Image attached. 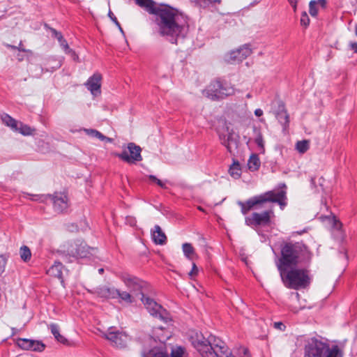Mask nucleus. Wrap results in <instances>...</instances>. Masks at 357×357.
I'll return each instance as SVG.
<instances>
[{
    "mask_svg": "<svg viewBox=\"0 0 357 357\" xmlns=\"http://www.w3.org/2000/svg\"><path fill=\"white\" fill-rule=\"evenodd\" d=\"M229 173L231 177L236 179L241 176V169L238 161H234L233 164L229 167Z\"/></svg>",
    "mask_w": 357,
    "mask_h": 357,
    "instance_id": "bb28decb",
    "label": "nucleus"
},
{
    "mask_svg": "<svg viewBox=\"0 0 357 357\" xmlns=\"http://www.w3.org/2000/svg\"><path fill=\"white\" fill-rule=\"evenodd\" d=\"M349 46L351 50H352L354 52H357V43H351Z\"/></svg>",
    "mask_w": 357,
    "mask_h": 357,
    "instance_id": "603ef678",
    "label": "nucleus"
},
{
    "mask_svg": "<svg viewBox=\"0 0 357 357\" xmlns=\"http://www.w3.org/2000/svg\"><path fill=\"white\" fill-rule=\"evenodd\" d=\"M142 357H169L167 353L163 351L162 349L153 347V349L146 351L144 348L142 352Z\"/></svg>",
    "mask_w": 357,
    "mask_h": 357,
    "instance_id": "412c9836",
    "label": "nucleus"
},
{
    "mask_svg": "<svg viewBox=\"0 0 357 357\" xmlns=\"http://www.w3.org/2000/svg\"><path fill=\"white\" fill-rule=\"evenodd\" d=\"M148 177L152 183H155L156 185H158V186L163 189L167 188L166 183L167 182V181H161L154 175H149Z\"/></svg>",
    "mask_w": 357,
    "mask_h": 357,
    "instance_id": "f704fd0d",
    "label": "nucleus"
},
{
    "mask_svg": "<svg viewBox=\"0 0 357 357\" xmlns=\"http://www.w3.org/2000/svg\"><path fill=\"white\" fill-rule=\"evenodd\" d=\"M312 253L302 243H285L281 248V257L278 264V270L298 266L310 263Z\"/></svg>",
    "mask_w": 357,
    "mask_h": 357,
    "instance_id": "f03ea898",
    "label": "nucleus"
},
{
    "mask_svg": "<svg viewBox=\"0 0 357 357\" xmlns=\"http://www.w3.org/2000/svg\"><path fill=\"white\" fill-rule=\"evenodd\" d=\"M148 177L152 183H155L156 185H158V186L163 189L167 188L166 183L167 182V181H161L154 175H149Z\"/></svg>",
    "mask_w": 357,
    "mask_h": 357,
    "instance_id": "72a5a7b5",
    "label": "nucleus"
},
{
    "mask_svg": "<svg viewBox=\"0 0 357 357\" xmlns=\"http://www.w3.org/2000/svg\"><path fill=\"white\" fill-rule=\"evenodd\" d=\"M121 280L123 282L127 289L137 297H142L147 288V283L145 281L132 275L124 273L119 275Z\"/></svg>",
    "mask_w": 357,
    "mask_h": 357,
    "instance_id": "0eeeda50",
    "label": "nucleus"
},
{
    "mask_svg": "<svg viewBox=\"0 0 357 357\" xmlns=\"http://www.w3.org/2000/svg\"><path fill=\"white\" fill-rule=\"evenodd\" d=\"M310 148V142L308 140L298 141L296 144V149L300 153H305Z\"/></svg>",
    "mask_w": 357,
    "mask_h": 357,
    "instance_id": "c85d7f7f",
    "label": "nucleus"
},
{
    "mask_svg": "<svg viewBox=\"0 0 357 357\" xmlns=\"http://www.w3.org/2000/svg\"><path fill=\"white\" fill-rule=\"evenodd\" d=\"M153 241L157 245H164L167 242V236L159 225H155L151 230Z\"/></svg>",
    "mask_w": 357,
    "mask_h": 357,
    "instance_id": "a211bd4d",
    "label": "nucleus"
},
{
    "mask_svg": "<svg viewBox=\"0 0 357 357\" xmlns=\"http://www.w3.org/2000/svg\"><path fill=\"white\" fill-rule=\"evenodd\" d=\"M252 54V49L250 45L245 44L236 50L231 51L225 56V61L227 63H233L241 62Z\"/></svg>",
    "mask_w": 357,
    "mask_h": 357,
    "instance_id": "f8f14e48",
    "label": "nucleus"
},
{
    "mask_svg": "<svg viewBox=\"0 0 357 357\" xmlns=\"http://www.w3.org/2000/svg\"><path fill=\"white\" fill-rule=\"evenodd\" d=\"M104 272V269L102 268L98 269V273L102 274Z\"/></svg>",
    "mask_w": 357,
    "mask_h": 357,
    "instance_id": "bf43d9fd",
    "label": "nucleus"
},
{
    "mask_svg": "<svg viewBox=\"0 0 357 357\" xmlns=\"http://www.w3.org/2000/svg\"><path fill=\"white\" fill-rule=\"evenodd\" d=\"M154 15L159 33L172 43H176L179 37H185L188 31L187 20L177 10L167 5H160Z\"/></svg>",
    "mask_w": 357,
    "mask_h": 357,
    "instance_id": "f257e3e1",
    "label": "nucleus"
},
{
    "mask_svg": "<svg viewBox=\"0 0 357 357\" xmlns=\"http://www.w3.org/2000/svg\"><path fill=\"white\" fill-rule=\"evenodd\" d=\"M234 89L227 84H222L220 81H215L211 83L203 93L213 100L223 99L234 93Z\"/></svg>",
    "mask_w": 357,
    "mask_h": 357,
    "instance_id": "423d86ee",
    "label": "nucleus"
},
{
    "mask_svg": "<svg viewBox=\"0 0 357 357\" xmlns=\"http://www.w3.org/2000/svg\"><path fill=\"white\" fill-rule=\"evenodd\" d=\"M102 76L100 73H94L89 78L85 85L93 96L100 93Z\"/></svg>",
    "mask_w": 357,
    "mask_h": 357,
    "instance_id": "dca6fc26",
    "label": "nucleus"
},
{
    "mask_svg": "<svg viewBox=\"0 0 357 357\" xmlns=\"http://www.w3.org/2000/svg\"><path fill=\"white\" fill-rule=\"evenodd\" d=\"M59 43L65 53L70 49L67 41L63 38L59 40Z\"/></svg>",
    "mask_w": 357,
    "mask_h": 357,
    "instance_id": "a19ab883",
    "label": "nucleus"
},
{
    "mask_svg": "<svg viewBox=\"0 0 357 357\" xmlns=\"http://www.w3.org/2000/svg\"><path fill=\"white\" fill-rule=\"evenodd\" d=\"M220 139L230 153H233L238 146L239 137L234 132H228L226 135H220Z\"/></svg>",
    "mask_w": 357,
    "mask_h": 357,
    "instance_id": "2eb2a0df",
    "label": "nucleus"
},
{
    "mask_svg": "<svg viewBox=\"0 0 357 357\" xmlns=\"http://www.w3.org/2000/svg\"><path fill=\"white\" fill-rule=\"evenodd\" d=\"M135 3L150 14H155L159 6L153 0H135Z\"/></svg>",
    "mask_w": 357,
    "mask_h": 357,
    "instance_id": "aec40b11",
    "label": "nucleus"
},
{
    "mask_svg": "<svg viewBox=\"0 0 357 357\" xmlns=\"http://www.w3.org/2000/svg\"><path fill=\"white\" fill-rule=\"evenodd\" d=\"M182 250L185 257L189 260H193L196 257L195 251L192 244L185 243L182 245Z\"/></svg>",
    "mask_w": 357,
    "mask_h": 357,
    "instance_id": "b1692460",
    "label": "nucleus"
},
{
    "mask_svg": "<svg viewBox=\"0 0 357 357\" xmlns=\"http://www.w3.org/2000/svg\"><path fill=\"white\" fill-rule=\"evenodd\" d=\"M198 273V268L197 267L195 263L192 264V268L191 271L189 273V275L190 278H194Z\"/></svg>",
    "mask_w": 357,
    "mask_h": 357,
    "instance_id": "de8ad7c7",
    "label": "nucleus"
},
{
    "mask_svg": "<svg viewBox=\"0 0 357 357\" xmlns=\"http://www.w3.org/2000/svg\"><path fill=\"white\" fill-rule=\"evenodd\" d=\"M273 327L275 329H278L280 331H284L285 330V326L284 324L281 321L274 322L273 323Z\"/></svg>",
    "mask_w": 357,
    "mask_h": 357,
    "instance_id": "c03bdc74",
    "label": "nucleus"
},
{
    "mask_svg": "<svg viewBox=\"0 0 357 357\" xmlns=\"http://www.w3.org/2000/svg\"><path fill=\"white\" fill-rule=\"evenodd\" d=\"M103 141H105L107 142H109V143H112L113 142L114 139L112 138H110V137H107L106 136H105V139Z\"/></svg>",
    "mask_w": 357,
    "mask_h": 357,
    "instance_id": "6e6d98bb",
    "label": "nucleus"
},
{
    "mask_svg": "<svg viewBox=\"0 0 357 357\" xmlns=\"http://www.w3.org/2000/svg\"><path fill=\"white\" fill-rule=\"evenodd\" d=\"M191 1L195 2L201 6L203 0H190Z\"/></svg>",
    "mask_w": 357,
    "mask_h": 357,
    "instance_id": "13d9d810",
    "label": "nucleus"
},
{
    "mask_svg": "<svg viewBox=\"0 0 357 357\" xmlns=\"http://www.w3.org/2000/svg\"><path fill=\"white\" fill-rule=\"evenodd\" d=\"M12 331H13V335H14V334H15L17 333V330L16 328H13Z\"/></svg>",
    "mask_w": 357,
    "mask_h": 357,
    "instance_id": "052dcab7",
    "label": "nucleus"
},
{
    "mask_svg": "<svg viewBox=\"0 0 357 357\" xmlns=\"http://www.w3.org/2000/svg\"><path fill=\"white\" fill-rule=\"evenodd\" d=\"M6 264V259L3 255H0V275L4 271Z\"/></svg>",
    "mask_w": 357,
    "mask_h": 357,
    "instance_id": "37998d69",
    "label": "nucleus"
},
{
    "mask_svg": "<svg viewBox=\"0 0 357 357\" xmlns=\"http://www.w3.org/2000/svg\"><path fill=\"white\" fill-rule=\"evenodd\" d=\"M96 294L100 298L107 299L116 298L118 289L114 287L102 286L96 289Z\"/></svg>",
    "mask_w": 357,
    "mask_h": 357,
    "instance_id": "f3484780",
    "label": "nucleus"
},
{
    "mask_svg": "<svg viewBox=\"0 0 357 357\" xmlns=\"http://www.w3.org/2000/svg\"><path fill=\"white\" fill-rule=\"evenodd\" d=\"M142 303L148 312L155 318L167 323L171 321L169 312L163 308L160 304L156 303L153 299L145 297L144 294L140 297Z\"/></svg>",
    "mask_w": 357,
    "mask_h": 357,
    "instance_id": "6e6552de",
    "label": "nucleus"
},
{
    "mask_svg": "<svg viewBox=\"0 0 357 357\" xmlns=\"http://www.w3.org/2000/svg\"><path fill=\"white\" fill-rule=\"evenodd\" d=\"M274 217V212L272 208L267 209L261 213L254 212L251 215L245 218L246 225L257 227L259 226H268Z\"/></svg>",
    "mask_w": 357,
    "mask_h": 357,
    "instance_id": "1a4fd4ad",
    "label": "nucleus"
},
{
    "mask_svg": "<svg viewBox=\"0 0 357 357\" xmlns=\"http://www.w3.org/2000/svg\"><path fill=\"white\" fill-rule=\"evenodd\" d=\"M255 142L258 147L260 149L261 152L264 151V142L262 137V135L260 132H258L257 135L255 139Z\"/></svg>",
    "mask_w": 357,
    "mask_h": 357,
    "instance_id": "e433bc0d",
    "label": "nucleus"
},
{
    "mask_svg": "<svg viewBox=\"0 0 357 357\" xmlns=\"http://www.w3.org/2000/svg\"><path fill=\"white\" fill-rule=\"evenodd\" d=\"M288 1L294 8V10L296 11L297 6V0H288Z\"/></svg>",
    "mask_w": 357,
    "mask_h": 357,
    "instance_id": "3c124183",
    "label": "nucleus"
},
{
    "mask_svg": "<svg viewBox=\"0 0 357 357\" xmlns=\"http://www.w3.org/2000/svg\"><path fill=\"white\" fill-rule=\"evenodd\" d=\"M185 349L181 347H177L172 349V357H184Z\"/></svg>",
    "mask_w": 357,
    "mask_h": 357,
    "instance_id": "c9c22d12",
    "label": "nucleus"
},
{
    "mask_svg": "<svg viewBox=\"0 0 357 357\" xmlns=\"http://www.w3.org/2000/svg\"><path fill=\"white\" fill-rule=\"evenodd\" d=\"M198 208H199V210H200V211H202V210H203L201 207H199Z\"/></svg>",
    "mask_w": 357,
    "mask_h": 357,
    "instance_id": "69168bd1",
    "label": "nucleus"
},
{
    "mask_svg": "<svg viewBox=\"0 0 357 357\" xmlns=\"http://www.w3.org/2000/svg\"><path fill=\"white\" fill-rule=\"evenodd\" d=\"M127 148L128 151L123 150L121 153H116L115 155L121 160L129 164H135L142 160V149L139 146L133 142H130L128 144Z\"/></svg>",
    "mask_w": 357,
    "mask_h": 357,
    "instance_id": "9d476101",
    "label": "nucleus"
},
{
    "mask_svg": "<svg viewBox=\"0 0 357 357\" xmlns=\"http://www.w3.org/2000/svg\"><path fill=\"white\" fill-rule=\"evenodd\" d=\"M52 36H53L54 37H55V38L58 40V41H59V40H61L63 38V36H62V34H61V32L57 31H56V29H52Z\"/></svg>",
    "mask_w": 357,
    "mask_h": 357,
    "instance_id": "09e8293b",
    "label": "nucleus"
},
{
    "mask_svg": "<svg viewBox=\"0 0 357 357\" xmlns=\"http://www.w3.org/2000/svg\"><path fill=\"white\" fill-rule=\"evenodd\" d=\"M248 166L250 170L256 171L260 167V160L257 155L252 154L248 160Z\"/></svg>",
    "mask_w": 357,
    "mask_h": 357,
    "instance_id": "a878e982",
    "label": "nucleus"
},
{
    "mask_svg": "<svg viewBox=\"0 0 357 357\" xmlns=\"http://www.w3.org/2000/svg\"><path fill=\"white\" fill-rule=\"evenodd\" d=\"M247 97H248V98H250V94H248V95H247Z\"/></svg>",
    "mask_w": 357,
    "mask_h": 357,
    "instance_id": "0e129e2a",
    "label": "nucleus"
},
{
    "mask_svg": "<svg viewBox=\"0 0 357 357\" xmlns=\"http://www.w3.org/2000/svg\"><path fill=\"white\" fill-rule=\"evenodd\" d=\"M1 119H2L3 122L6 126L10 127L13 130H15L16 126H18V121L8 114L3 115Z\"/></svg>",
    "mask_w": 357,
    "mask_h": 357,
    "instance_id": "7c9ffc66",
    "label": "nucleus"
},
{
    "mask_svg": "<svg viewBox=\"0 0 357 357\" xmlns=\"http://www.w3.org/2000/svg\"><path fill=\"white\" fill-rule=\"evenodd\" d=\"M255 114L257 116H261L263 115V111L262 109H255Z\"/></svg>",
    "mask_w": 357,
    "mask_h": 357,
    "instance_id": "864d4df0",
    "label": "nucleus"
},
{
    "mask_svg": "<svg viewBox=\"0 0 357 357\" xmlns=\"http://www.w3.org/2000/svg\"><path fill=\"white\" fill-rule=\"evenodd\" d=\"M278 121L284 127L289 125V115L284 110L280 111L277 114Z\"/></svg>",
    "mask_w": 357,
    "mask_h": 357,
    "instance_id": "2f4dec72",
    "label": "nucleus"
},
{
    "mask_svg": "<svg viewBox=\"0 0 357 357\" xmlns=\"http://www.w3.org/2000/svg\"><path fill=\"white\" fill-rule=\"evenodd\" d=\"M91 250L92 248H89L86 243L81 242L75 245V249L71 250V252L77 257L85 258L89 256Z\"/></svg>",
    "mask_w": 357,
    "mask_h": 357,
    "instance_id": "6ab92c4d",
    "label": "nucleus"
},
{
    "mask_svg": "<svg viewBox=\"0 0 357 357\" xmlns=\"http://www.w3.org/2000/svg\"><path fill=\"white\" fill-rule=\"evenodd\" d=\"M309 12L312 17L317 16L318 13V6H316L315 1H310L309 3Z\"/></svg>",
    "mask_w": 357,
    "mask_h": 357,
    "instance_id": "4c0bfd02",
    "label": "nucleus"
},
{
    "mask_svg": "<svg viewBox=\"0 0 357 357\" xmlns=\"http://www.w3.org/2000/svg\"><path fill=\"white\" fill-rule=\"evenodd\" d=\"M84 132L89 136L92 137H95L99 139L101 141H103L105 139V135H103L100 132L94 129H84Z\"/></svg>",
    "mask_w": 357,
    "mask_h": 357,
    "instance_id": "473e14b6",
    "label": "nucleus"
},
{
    "mask_svg": "<svg viewBox=\"0 0 357 357\" xmlns=\"http://www.w3.org/2000/svg\"><path fill=\"white\" fill-rule=\"evenodd\" d=\"M316 2V6H321V8H324L326 3V0H314Z\"/></svg>",
    "mask_w": 357,
    "mask_h": 357,
    "instance_id": "8fccbe9b",
    "label": "nucleus"
},
{
    "mask_svg": "<svg viewBox=\"0 0 357 357\" xmlns=\"http://www.w3.org/2000/svg\"><path fill=\"white\" fill-rule=\"evenodd\" d=\"M50 328L52 333L53 334V335L54 336L55 339L58 342H61L62 344H66L67 343V340L66 339V337H63V335H61L59 333V326L56 324H50Z\"/></svg>",
    "mask_w": 357,
    "mask_h": 357,
    "instance_id": "393cba45",
    "label": "nucleus"
},
{
    "mask_svg": "<svg viewBox=\"0 0 357 357\" xmlns=\"http://www.w3.org/2000/svg\"><path fill=\"white\" fill-rule=\"evenodd\" d=\"M355 33L357 36V24L355 26Z\"/></svg>",
    "mask_w": 357,
    "mask_h": 357,
    "instance_id": "e2e57ef3",
    "label": "nucleus"
},
{
    "mask_svg": "<svg viewBox=\"0 0 357 357\" xmlns=\"http://www.w3.org/2000/svg\"><path fill=\"white\" fill-rule=\"evenodd\" d=\"M108 16L111 19V20L117 26H120V24L119 21L117 20L116 16L114 15V13L109 10L108 13Z\"/></svg>",
    "mask_w": 357,
    "mask_h": 357,
    "instance_id": "49530a36",
    "label": "nucleus"
},
{
    "mask_svg": "<svg viewBox=\"0 0 357 357\" xmlns=\"http://www.w3.org/2000/svg\"><path fill=\"white\" fill-rule=\"evenodd\" d=\"M128 221H129V223L130 224V225H135V220L134 218H128Z\"/></svg>",
    "mask_w": 357,
    "mask_h": 357,
    "instance_id": "5fc2aeb1",
    "label": "nucleus"
},
{
    "mask_svg": "<svg viewBox=\"0 0 357 357\" xmlns=\"http://www.w3.org/2000/svg\"><path fill=\"white\" fill-rule=\"evenodd\" d=\"M135 295L132 294L130 291L128 292L126 291H120L118 289V294L116 298L120 299V301H124L126 303H132L135 301Z\"/></svg>",
    "mask_w": 357,
    "mask_h": 357,
    "instance_id": "5701e85b",
    "label": "nucleus"
},
{
    "mask_svg": "<svg viewBox=\"0 0 357 357\" xmlns=\"http://www.w3.org/2000/svg\"><path fill=\"white\" fill-rule=\"evenodd\" d=\"M20 255L22 260L26 262L31 259V252L29 247L26 245H23L20 248Z\"/></svg>",
    "mask_w": 357,
    "mask_h": 357,
    "instance_id": "c756f323",
    "label": "nucleus"
},
{
    "mask_svg": "<svg viewBox=\"0 0 357 357\" xmlns=\"http://www.w3.org/2000/svg\"><path fill=\"white\" fill-rule=\"evenodd\" d=\"M278 271L282 282L289 289H304L310 283L308 271L305 268H298L296 266Z\"/></svg>",
    "mask_w": 357,
    "mask_h": 357,
    "instance_id": "39448f33",
    "label": "nucleus"
},
{
    "mask_svg": "<svg viewBox=\"0 0 357 357\" xmlns=\"http://www.w3.org/2000/svg\"><path fill=\"white\" fill-rule=\"evenodd\" d=\"M104 337L108 340L113 346L119 348L125 347L129 340L128 336L125 333L117 330L114 326L108 328L107 333H104Z\"/></svg>",
    "mask_w": 357,
    "mask_h": 357,
    "instance_id": "9b49d317",
    "label": "nucleus"
},
{
    "mask_svg": "<svg viewBox=\"0 0 357 357\" xmlns=\"http://www.w3.org/2000/svg\"><path fill=\"white\" fill-rule=\"evenodd\" d=\"M221 2H222L221 0H203L202 3L201 4V7L206 8V7H208L209 6H211V5H213L215 3L220 4Z\"/></svg>",
    "mask_w": 357,
    "mask_h": 357,
    "instance_id": "58836bf2",
    "label": "nucleus"
},
{
    "mask_svg": "<svg viewBox=\"0 0 357 357\" xmlns=\"http://www.w3.org/2000/svg\"><path fill=\"white\" fill-rule=\"evenodd\" d=\"M118 28L119 29L120 31L123 33V29L121 28V26H118Z\"/></svg>",
    "mask_w": 357,
    "mask_h": 357,
    "instance_id": "680f3d73",
    "label": "nucleus"
},
{
    "mask_svg": "<svg viewBox=\"0 0 357 357\" xmlns=\"http://www.w3.org/2000/svg\"><path fill=\"white\" fill-rule=\"evenodd\" d=\"M55 212L58 213H64L69 207V199L68 196L63 192H55L54 195H49Z\"/></svg>",
    "mask_w": 357,
    "mask_h": 357,
    "instance_id": "ddd939ff",
    "label": "nucleus"
},
{
    "mask_svg": "<svg viewBox=\"0 0 357 357\" xmlns=\"http://www.w3.org/2000/svg\"><path fill=\"white\" fill-rule=\"evenodd\" d=\"M303 357H342V352L337 345L331 347L318 337H309L305 341Z\"/></svg>",
    "mask_w": 357,
    "mask_h": 357,
    "instance_id": "20e7f679",
    "label": "nucleus"
},
{
    "mask_svg": "<svg viewBox=\"0 0 357 357\" xmlns=\"http://www.w3.org/2000/svg\"><path fill=\"white\" fill-rule=\"evenodd\" d=\"M309 24L310 18L306 12H303L301 17V24L304 26H307Z\"/></svg>",
    "mask_w": 357,
    "mask_h": 357,
    "instance_id": "ea45409f",
    "label": "nucleus"
},
{
    "mask_svg": "<svg viewBox=\"0 0 357 357\" xmlns=\"http://www.w3.org/2000/svg\"><path fill=\"white\" fill-rule=\"evenodd\" d=\"M63 265L61 262L56 261L48 270L47 274L51 276L62 279Z\"/></svg>",
    "mask_w": 357,
    "mask_h": 357,
    "instance_id": "4be33fe9",
    "label": "nucleus"
},
{
    "mask_svg": "<svg viewBox=\"0 0 357 357\" xmlns=\"http://www.w3.org/2000/svg\"><path fill=\"white\" fill-rule=\"evenodd\" d=\"M333 227L337 230H340L342 228V223L339 220L336 219L335 216L332 218Z\"/></svg>",
    "mask_w": 357,
    "mask_h": 357,
    "instance_id": "79ce46f5",
    "label": "nucleus"
},
{
    "mask_svg": "<svg viewBox=\"0 0 357 357\" xmlns=\"http://www.w3.org/2000/svg\"><path fill=\"white\" fill-rule=\"evenodd\" d=\"M15 131H18L23 135H31L34 130L31 129L29 126L18 121V126L15 128Z\"/></svg>",
    "mask_w": 357,
    "mask_h": 357,
    "instance_id": "cd10ccee",
    "label": "nucleus"
},
{
    "mask_svg": "<svg viewBox=\"0 0 357 357\" xmlns=\"http://www.w3.org/2000/svg\"><path fill=\"white\" fill-rule=\"evenodd\" d=\"M66 54L70 55L74 61H78L79 59L78 55L70 48L66 52Z\"/></svg>",
    "mask_w": 357,
    "mask_h": 357,
    "instance_id": "a18cd8bd",
    "label": "nucleus"
},
{
    "mask_svg": "<svg viewBox=\"0 0 357 357\" xmlns=\"http://www.w3.org/2000/svg\"><path fill=\"white\" fill-rule=\"evenodd\" d=\"M9 47H10L13 49H18L20 51H22V52H26L27 51L25 49H23V47L18 48V47H17L15 46H13V45H9Z\"/></svg>",
    "mask_w": 357,
    "mask_h": 357,
    "instance_id": "4d7b16f0",
    "label": "nucleus"
},
{
    "mask_svg": "<svg viewBox=\"0 0 357 357\" xmlns=\"http://www.w3.org/2000/svg\"><path fill=\"white\" fill-rule=\"evenodd\" d=\"M16 344L22 349L38 352L43 351L45 348V345L42 341L27 338H17Z\"/></svg>",
    "mask_w": 357,
    "mask_h": 357,
    "instance_id": "4468645a",
    "label": "nucleus"
},
{
    "mask_svg": "<svg viewBox=\"0 0 357 357\" xmlns=\"http://www.w3.org/2000/svg\"><path fill=\"white\" fill-rule=\"evenodd\" d=\"M286 199L285 190H281L277 192L269 190L252 197L245 202L239 201L238 205L241 207V213L246 215L251 210H259L265 208L268 203H278L281 209H283L287 204Z\"/></svg>",
    "mask_w": 357,
    "mask_h": 357,
    "instance_id": "7ed1b4c3",
    "label": "nucleus"
}]
</instances>
